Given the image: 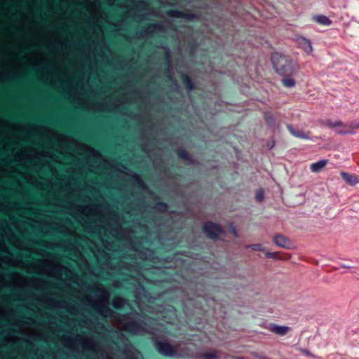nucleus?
<instances>
[{
  "mask_svg": "<svg viewBox=\"0 0 359 359\" xmlns=\"http://www.w3.org/2000/svg\"><path fill=\"white\" fill-rule=\"evenodd\" d=\"M175 152L178 158L184 161L186 164L193 165L194 163V160L193 159L191 155L188 153L184 148L180 147L175 150Z\"/></svg>",
  "mask_w": 359,
  "mask_h": 359,
  "instance_id": "9",
  "label": "nucleus"
},
{
  "mask_svg": "<svg viewBox=\"0 0 359 359\" xmlns=\"http://www.w3.org/2000/svg\"><path fill=\"white\" fill-rule=\"evenodd\" d=\"M181 78L182 79V82L185 86V88L187 91L191 92L195 89V84L190 78L189 75L187 74L182 73L181 75Z\"/></svg>",
  "mask_w": 359,
  "mask_h": 359,
  "instance_id": "14",
  "label": "nucleus"
},
{
  "mask_svg": "<svg viewBox=\"0 0 359 359\" xmlns=\"http://www.w3.org/2000/svg\"><path fill=\"white\" fill-rule=\"evenodd\" d=\"M314 20L322 25H330L332 21L325 15H320L313 18Z\"/></svg>",
  "mask_w": 359,
  "mask_h": 359,
  "instance_id": "18",
  "label": "nucleus"
},
{
  "mask_svg": "<svg viewBox=\"0 0 359 359\" xmlns=\"http://www.w3.org/2000/svg\"><path fill=\"white\" fill-rule=\"evenodd\" d=\"M165 14L170 18H182L187 20H194L196 18L195 14L190 10L180 11L175 9H169L165 11Z\"/></svg>",
  "mask_w": 359,
  "mask_h": 359,
  "instance_id": "4",
  "label": "nucleus"
},
{
  "mask_svg": "<svg viewBox=\"0 0 359 359\" xmlns=\"http://www.w3.org/2000/svg\"><path fill=\"white\" fill-rule=\"evenodd\" d=\"M355 129H359V122L353 121L347 123H344L343 128L337 129L336 133L339 135H353Z\"/></svg>",
  "mask_w": 359,
  "mask_h": 359,
  "instance_id": "5",
  "label": "nucleus"
},
{
  "mask_svg": "<svg viewBox=\"0 0 359 359\" xmlns=\"http://www.w3.org/2000/svg\"><path fill=\"white\" fill-rule=\"evenodd\" d=\"M12 250L17 253V249L16 248H12Z\"/></svg>",
  "mask_w": 359,
  "mask_h": 359,
  "instance_id": "34",
  "label": "nucleus"
},
{
  "mask_svg": "<svg viewBox=\"0 0 359 359\" xmlns=\"http://www.w3.org/2000/svg\"><path fill=\"white\" fill-rule=\"evenodd\" d=\"M255 199L258 202H261L264 199V191L262 189H259L255 193Z\"/></svg>",
  "mask_w": 359,
  "mask_h": 359,
  "instance_id": "23",
  "label": "nucleus"
},
{
  "mask_svg": "<svg viewBox=\"0 0 359 359\" xmlns=\"http://www.w3.org/2000/svg\"><path fill=\"white\" fill-rule=\"evenodd\" d=\"M230 232L235 238L238 237V233L236 227L233 225H231L230 226Z\"/></svg>",
  "mask_w": 359,
  "mask_h": 359,
  "instance_id": "27",
  "label": "nucleus"
},
{
  "mask_svg": "<svg viewBox=\"0 0 359 359\" xmlns=\"http://www.w3.org/2000/svg\"><path fill=\"white\" fill-rule=\"evenodd\" d=\"M196 359H219V351L212 352H198L196 354Z\"/></svg>",
  "mask_w": 359,
  "mask_h": 359,
  "instance_id": "12",
  "label": "nucleus"
},
{
  "mask_svg": "<svg viewBox=\"0 0 359 359\" xmlns=\"http://www.w3.org/2000/svg\"><path fill=\"white\" fill-rule=\"evenodd\" d=\"M3 255V251L0 250V255Z\"/></svg>",
  "mask_w": 359,
  "mask_h": 359,
  "instance_id": "38",
  "label": "nucleus"
},
{
  "mask_svg": "<svg viewBox=\"0 0 359 359\" xmlns=\"http://www.w3.org/2000/svg\"><path fill=\"white\" fill-rule=\"evenodd\" d=\"M246 248H250L252 250L258 251V252H262L264 250L263 245L262 244H259V243L248 245H246Z\"/></svg>",
  "mask_w": 359,
  "mask_h": 359,
  "instance_id": "22",
  "label": "nucleus"
},
{
  "mask_svg": "<svg viewBox=\"0 0 359 359\" xmlns=\"http://www.w3.org/2000/svg\"><path fill=\"white\" fill-rule=\"evenodd\" d=\"M264 119L269 125H273L275 123V118L273 114L270 112L264 113Z\"/></svg>",
  "mask_w": 359,
  "mask_h": 359,
  "instance_id": "20",
  "label": "nucleus"
},
{
  "mask_svg": "<svg viewBox=\"0 0 359 359\" xmlns=\"http://www.w3.org/2000/svg\"><path fill=\"white\" fill-rule=\"evenodd\" d=\"M154 346L163 356L172 358L178 355L177 348L167 341L155 339L154 340Z\"/></svg>",
  "mask_w": 359,
  "mask_h": 359,
  "instance_id": "3",
  "label": "nucleus"
},
{
  "mask_svg": "<svg viewBox=\"0 0 359 359\" xmlns=\"http://www.w3.org/2000/svg\"><path fill=\"white\" fill-rule=\"evenodd\" d=\"M36 274L37 275V276H36V278H39V273H36Z\"/></svg>",
  "mask_w": 359,
  "mask_h": 359,
  "instance_id": "37",
  "label": "nucleus"
},
{
  "mask_svg": "<svg viewBox=\"0 0 359 359\" xmlns=\"http://www.w3.org/2000/svg\"><path fill=\"white\" fill-rule=\"evenodd\" d=\"M261 359H270V358H266V357H264V358H262Z\"/></svg>",
  "mask_w": 359,
  "mask_h": 359,
  "instance_id": "36",
  "label": "nucleus"
},
{
  "mask_svg": "<svg viewBox=\"0 0 359 359\" xmlns=\"http://www.w3.org/2000/svg\"><path fill=\"white\" fill-rule=\"evenodd\" d=\"M271 61L276 72L280 76H293L297 72V67L285 55L274 53L271 56Z\"/></svg>",
  "mask_w": 359,
  "mask_h": 359,
  "instance_id": "1",
  "label": "nucleus"
},
{
  "mask_svg": "<svg viewBox=\"0 0 359 359\" xmlns=\"http://www.w3.org/2000/svg\"><path fill=\"white\" fill-rule=\"evenodd\" d=\"M275 244L282 248L291 249L292 243L291 241L286 236L282 234H276L273 237Z\"/></svg>",
  "mask_w": 359,
  "mask_h": 359,
  "instance_id": "7",
  "label": "nucleus"
},
{
  "mask_svg": "<svg viewBox=\"0 0 359 359\" xmlns=\"http://www.w3.org/2000/svg\"><path fill=\"white\" fill-rule=\"evenodd\" d=\"M22 257H25V258H26V259H27V258H29V257H31L30 256H28L27 255H23Z\"/></svg>",
  "mask_w": 359,
  "mask_h": 359,
  "instance_id": "33",
  "label": "nucleus"
},
{
  "mask_svg": "<svg viewBox=\"0 0 359 359\" xmlns=\"http://www.w3.org/2000/svg\"><path fill=\"white\" fill-rule=\"evenodd\" d=\"M125 330L128 332H135L140 330V325L135 321H130L126 324Z\"/></svg>",
  "mask_w": 359,
  "mask_h": 359,
  "instance_id": "16",
  "label": "nucleus"
},
{
  "mask_svg": "<svg viewBox=\"0 0 359 359\" xmlns=\"http://www.w3.org/2000/svg\"><path fill=\"white\" fill-rule=\"evenodd\" d=\"M149 27L152 29V30H154V29H160L161 28V26L160 25L158 24H156V23H152L151 25H149Z\"/></svg>",
  "mask_w": 359,
  "mask_h": 359,
  "instance_id": "29",
  "label": "nucleus"
},
{
  "mask_svg": "<svg viewBox=\"0 0 359 359\" xmlns=\"http://www.w3.org/2000/svg\"><path fill=\"white\" fill-rule=\"evenodd\" d=\"M168 208V204L163 201H157L154 205V209L159 212H165Z\"/></svg>",
  "mask_w": 359,
  "mask_h": 359,
  "instance_id": "19",
  "label": "nucleus"
},
{
  "mask_svg": "<svg viewBox=\"0 0 359 359\" xmlns=\"http://www.w3.org/2000/svg\"><path fill=\"white\" fill-rule=\"evenodd\" d=\"M6 301V298H4V297L1 298V297H0V302L4 303V302H5Z\"/></svg>",
  "mask_w": 359,
  "mask_h": 359,
  "instance_id": "32",
  "label": "nucleus"
},
{
  "mask_svg": "<svg viewBox=\"0 0 359 359\" xmlns=\"http://www.w3.org/2000/svg\"><path fill=\"white\" fill-rule=\"evenodd\" d=\"M201 229L206 237L211 240H219V234L226 235V231L222 226L212 221L205 222L202 224Z\"/></svg>",
  "mask_w": 359,
  "mask_h": 359,
  "instance_id": "2",
  "label": "nucleus"
},
{
  "mask_svg": "<svg viewBox=\"0 0 359 359\" xmlns=\"http://www.w3.org/2000/svg\"><path fill=\"white\" fill-rule=\"evenodd\" d=\"M4 290L8 292V291L11 290V288L9 286L6 285V286L4 287Z\"/></svg>",
  "mask_w": 359,
  "mask_h": 359,
  "instance_id": "31",
  "label": "nucleus"
},
{
  "mask_svg": "<svg viewBox=\"0 0 359 359\" xmlns=\"http://www.w3.org/2000/svg\"><path fill=\"white\" fill-rule=\"evenodd\" d=\"M14 270L11 267H6L4 269L3 273L5 276L8 277L10 274L13 273Z\"/></svg>",
  "mask_w": 359,
  "mask_h": 359,
  "instance_id": "25",
  "label": "nucleus"
},
{
  "mask_svg": "<svg viewBox=\"0 0 359 359\" xmlns=\"http://www.w3.org/2000/svg\"><path fill=\"white\" fill-rule=\"evenodd\" d=\"M286 128L290 133L297 138L302 140H308L310 138L311 134L310 131L305 132L302 130L294 129L291 125H287Z\"/></svg>",
  "mask_w": 359,
  "mask_h": 359,
  "instance_id": "8",
  "label": "nucleus"
},
{
  "mask_svg": "<svg viewBox=\"0 0 359 359\" xmlns=\"http://www.w3.org/2000/svg\"><path fill=\"white\" fill-rule=\"evenodd\" d=\"M265 256L268 258H271V259H279V257H278V255L277 252H267L265 253Z\"/></svg>",
  "mask_w": 359,
  "mask_h": 359,
  "instance_id": "24",
  "label": "nucleus"
},
{
  "mask_svg": "<svg viewBox=\"0 0 359 359\" xmlns=\"http://www.w3.org/2000/svg\"><path fill=\"white\" fill-rule=\"evenodd\" d=\"M2 116L8 117V116L7 114H2Z\"/></svg>",
  "mask_w": 359,
  "mask_h": 359,
  "instance_id": "35",
  "label": "nucleus"
},
{
  "mask_svg": "<svg viewBox=\"0 0 359 359\" xmlns=\"http://www.w3.org/2000/svg\"><path fill=\"white\" fill-rule=\"evenodd\" d=\"M295 41L298 47L303 49L306 54L309 55L312 53L313 47L309 39L302 36H298L296 37Z\"/></svg>",
  "mask_w": 359,
  "mask_h": 359,
  "instance_id": "6",
  "label": "nucleus"
},
{
  "mask_svg": "<svg viewBox=\"0 0 359 359\" xmlns=\"http://www.w3.org/2000/svg\"><path fill=\"white\" fill-rule=\"evenodd\" d=\"M112 305H113V306H114L115 309H121L122 304H121V302H118V301H114V302H113V304H112Z\"/></svg>",
  "mask_w": 359,
  "mask_h": 359,
  "instance_id": "28",
  "label": "nucleus"
},
{
  "mask_svg": "<svg viewBox=\"0 0 359 359\" xmlns=\"http://www.w3.org/2000/svg\"><path fill=\"white\" fill-rule=\"evenodd\" d=\"M58 31H60L62 29H60L58 27L56 28Z\"/></svg>",
  "mask_w": 359,
  "mask_h": 359,
  "instance_id": "39",
  "label": "nucleus"
},
{
  "mask_svg": "<svg viewBox=\"0 0 359 359\" xmlns=\"http://www.w3.org/2000/svg\"><path fill=\"white\" fill-rule=\"evenodd\" d=\"M99 312L102 314H103V313L111 314L112 313V311L107 306H102L101 310Z\"/></svg>",
  "mask_w": 359,
  "mask_h": 359,
  "instance_id": "26",
  "label": "nucleus"
},
{
  "mask_svg": "<svg viewBox=\"0 0 359 359\" xmlns=\"http://www.w3.org/2000/svg\"><path fill=\"white\" fill-rule=\"evenodd\" d=\"M133 180L135 181V183L136 184L137 187L141 189H144L147 188L146 184L143 180L141 179L134 177Z\"/></svg>",
  "mask_w": 359,
  "mask_h": 359,
  "instance_id": "21",
  "label": "nucleus"
},
{
  "mask_svg": "<svg viewBox=\"0 0 359 359\" xmlns=\"http://www.w3.org/2000/svg\"><path fill=\"white\" fill-rule=\"evenodd\" d=\"M320 124L329 128H335L337 127L343 128L344 126V123L341 121H332L331 119L329 118L321 120L320 121Z\"/></svg>",
  "mask_w": 359,
  "mask_h": 359,
  "instance_id": "13",
  "label": "nucleus"
},
{
  "mask_svg": "<svg viewBox=\"0 0 359 359\" xmlns=\"http://www.w3.org/2000/svg\"><path fill=\"white\" fill-rule=\"evenodd\" d=\"M328 161L326 159L320 160L311 165L310 169L313 172H320L327 164Z\"/></svg>",
  "mask_w": 359,
  "mask_h": 359,
  "instance_id": "15",
  "label": "nucleus"
},
{
  "mask_svg": "<svg viewBox=\"0 0 359 359\" xmlns=\"http://www.w3.org/2000/svg\"><path fill=\"white\" fill-rule=\"evenodd\" d=\"M292 76H283L282 79L283 85L286 88L294 87L296 82L292 77Z\"/></svg>",
  "mask_w": 359,
  "mask_h": 359,
  "instance_id": "17",
  "label": "nucleus"
},
{
  "mask_svg": "<svg viewBox=\"0 0 359 359\" xmlns=\"http://www.w3.org/2000/svg\"><path fill=\"white\" fill-rule=\"evenodd\" d=\"M340 176L346 183L351 186L355 185L359 182L358 177L355 174L341 172Z\"/></svg>",
  "mask_w": 359,
  "mask_h": 359,
  "instance_id": "10",
  "label": "nucleus"
},
{
  "mask_svg": "<svg viewBox=\"0 0 359 359\" xmlns=\"http://www.w3.org/2000/svg\"><path fill=\"white\" fill-rule=\"evenodd\" d=\"M269 329L270 331L278 335L284 336L288 332L290 327L287 326H281L274 323H271Z\"/></svg>",
  "mask_w": 359,
  "mask_h": 359,
  "instance_id": "11",
  "label": "nucleus"
},
{
  "mask_svg": "<svg viewBox=\"0 0 359 359\" xmlns=\"http://www.w3.org/2000/svg\"><path fill=\"white\" fill-rule=\"evenodd\" d=\"M300 351L303 354L306 355L313 356V355L306 349H301Z\"/></svg>",
  "mask_w": 359,
  "mask_h": 359,
  "instance_id": "30",
  "label": "nucleus"
}]
</instances>
